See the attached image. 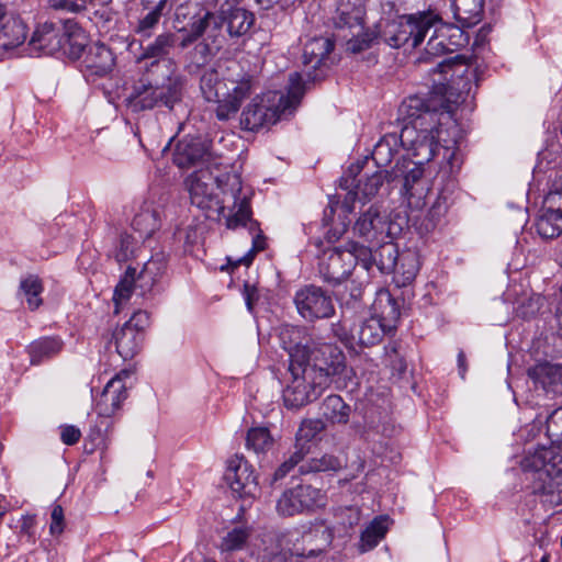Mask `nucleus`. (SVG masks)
Wrapping results in <instances>:
<instances>
[{"label": "nucleus", "mask_w": 562, "mask_h": 562, "mask_svg": "<svg viewBox=\"0 0 562 562\" xmlns=\"http://www.w3.org/2000/svg\"><path fill=\"white\" fill-rule=\"evenodd\" d=\"M191 203L210 218L223 216L227 228L246 225L250 220L251 191L235 172L200 168L186 180Z\"/></svg>", "instance_id": "obj_3"}, {"label": "nucleus", "mask_w": 562, "mask_h": 562, "mask_svg": "<svg viewBox=\"0 0 562 562\" xmlns=\"http://www.w3.org/2000/svg\"><path fill=\"white\" fill-rule=\"evenodd\" d=\"M224 479L232 492L241 498H254L259 494L257 476L243 456H234L227 460Z\"/></svg>", "instance_id": "obj_16"}, {"label": "nucleus", "mask_w": 562, "mask_h": 562, "mask_svg": "<svg viewBox=\"0 0 562 562\" xmlns=\"http://www.w3.org/2000/svg\"><path fill=\"white\" fill-rule=\"evenodd\" d=\"M341 467L339 460L330 454H324L321 458H313L311 460V471H335Z\"/></svg>", "instance_id": "obj_49"}, {"label": "nucleus", "mask_w": 562, "mask_h": 562, "mask_svg": "<svg viewBox=\"0 0 562 562\" xmlns=\"http://www.w3.org/2000/svg\"><path fill=\"white\" fill-rule=\"evenodd\" d=\"M262 562H288V558L284 553L274 554Z\"/></svg>", "instance_id": "obj_63"}, {"label": "nucleus", "mask_w": 562, "mask_h": 562, "mask_svg": "<svg viewBox=\"0 0 562 562\" xmlns=\"http://www.w3.org/2000/svg\"><path fill=\"white\" fill-rule=\"evenodd\" d=\"M389 526L390 522L386 516L374 518L361 533L359 543L360 552H367L375 548L384 538Z\"/></svg>", "instance_id": "obj_32"}, {"label": "nucleus", "mask_w": 562, "mask_h": 562, "mask_svg": "<svg viewBox=\"0 0 562 562\" xmlns=\"http://www.w3.org/2000/svg\"><path fill=\"white\" fill-rule=\"evenodd\" d=\"M542 205L555 215L562 216V188L550 190L544 196Z\"/></svg>", "instance_id": "obj_51"}, {"label": "nucleus", "mask_w": 562, "mask_h": 562, "mask_svg": "<svg viewBox=\"0 0 562 562\" xmlns=\"http://www.w3.org/2000/svg\"><path fill=\"white\" fill-rule=\"evenodd\" d=\"M351 375L341 350L324 344L313 351L312 361L289 363L283 402L289 408L302 407L315 401L331 382H346Z\"/></svg>", "instance_id": "obj_4"}, {"label": "nucleus", "mask_w": 562, "mask_h": 562, "mask_svg": "<svg viewBox=\"0 0 562 562\" xmlns=\"http://www.w3.org/2000/svg\"><path fill=\"white\" fill-rule=\"evenodd\" d=\"M86 0H59L56 8L68 12H80L86 8Z\"/></svg>", "instance_id": "obj_57"}, {"label": "nucleus", "mask_w": 562, "mask_h": 562, "mask_svg": "<svg viewBox=\"0 0 562 562\" xmlns=\"http://www.w3.org/2000/svg\"><path fill=\"white\" fill-rule=\"evenodd\" d=\"M143 5L148 9H155V10H164L167 0H142Z\"/></svg>", "instance_id": "obj_61"}, {"label": "nucleus", "mask_w": 562, "mask_h": 562, "mask_svg": "<svg viewBox=\"0 0 562 562\" xmlns=\"http://www.w3.org/2000/svg\"><path fill=\"white\" fill-rule=\"evenodd\" d=\"M291 537L295 539L292 555L316 557L322 553L333 540V531L323 520L302 524Z\"/></svg>", "instance_id": "obj_14"}, {"label": "nucleus", "mask_w": 562, "mask_h": 562, "mask_svg": "<svg viewBox=\"0 0 562 562\" xmlns=\"http://www.w3.org/2000/svg\"><path fill=\"white\" fill-rule=\"evenodd\" d=\"M294 303L299 314L307 321L328 318L335 312L331 297L314 285L297 291Z\"/></svg>", "instance_id": "obj_18"}, {"label": "nucleus", "mask_w": 562, "mask_h": 562, "mask_svg": "<svg viewBox=\"0 0 562 562\" xmlns=\"http://www.w3.org/2000/svg\"><path fill=\"white\" fill-rule=\"evenodd\" d=\"M178 35L176 34H162L159 35L155 42L148 46L146 50L147 57H164L166 55H169L171 50L175 48L176 44H179V47L183 49L184 47L181 46V40L183 37V33L179 32L176 29Z\"/></svg>", "instance_id": "obj_42"}, {"label": "nucleus", "mask_w": 562, "mask_h": 562, "mask_svg": "<svg viewBox=\"0 0 562 562\" xmlns=\"http://www.w3.org/2000/svg\"><path fill=\"white\" fill-rule=\"evenodd\" d=\"M42 292L43 284L37 276L29 274L21 279L19 294L25 297L30 310H36L42 305Z\"/></svg>", "instance_id": "obj_37"}, {"label": "nucleus", "mask_w": 562, "mask_h": 562, "mask_svg": "<svg viewBox=\"0 0 562 562\" xmlns=\"http://www.w3.org/2000/svg\"><path fill=\"white\" fill-rule=\"evenodd\" d=\"M464 362H465L464 353L462 351H460L458 353V366H459V372H460L461 378H463L464 373H465Z\"/></svg>", "instance_id": "obj_62"}, {"label": "nucleus", "mask_w": 562, "mask_h": 562, "mask_svg": "<svg viewBox=\"0 0 562 562\" xmlns=\"http://www.w3.org/2000/svg\"><path fill=\"white\" fill-rule=\"evenodd\" d=\"M200 88L205 100L216 102V117L221 121L235 116L243 101L252 92V76L238 65L220 75L215 70L205 71Z\"/></svg>", "instance_id": "obj_8"}, {"label": "nucleus", "mask_w": 562, "mask_h": 562, "mask_svg": "<svg viewBox=\"0 0 562 562\" xmlns=\"http://www.w3.org/2000/svg\"><path fill=\"white\" fill-rule=\"evenodd\" d=\"M248 311H252L254 303L257 300V289L255 285L245 284L243 292Z\"/></svg>", "instance_id": "obj_58"}, {"label": "nucleus", "mask_w": 562, "mask_h": 562, "mask_svg": "<svg viewBox=\"0 0 562 562\" xmlns=\"http://www.w3.org/2000/svg\"><path fill=\"white\" fill-rule=\"evenodd\" d=\"M484 0H453L454 18L465 27H471L481 21Z\"/></svg>", "instance_id": "obj_30"}, {"label": "nucleus", "mask_w": 562, "mask_h": 562, "mask_svg": "<svg viewBox=\"0 0 562 562\" xmlns=\"http://www.w3.org/2000/svg\"><path fill=\"white\" fill-rule=\"evenodd\" d=\"M88 46L86 32L76 22H65L61 53L72 59H77L81 58Z\"/></svg>", "instance_id": "obj_28"}, {"label": "nucleus", "mask_w": 562, "mask_h": 562, "mask_svg": "<svg viewBox=\"0 0 562 562\" xmlns=\"http://www.w3.org/2000/svg\"><path fill=\"white\" fill-rule=\"evenodd\" d=\"M395 238H387L385 243H376L372 247H376L372 255L375 258L373 266H376L381 272H391L396 267V260L401 252L393 243Z\"/></svg>", "instance_id": "obj_35"}, {"label": "nucleus", "mask_w": 562, "mask_h": 562, "mask_svg": "<svg viewBox=\"0 0 562 562\" xmlns=\"http://www.w3.org/2000/svg\"><path fill=\"white\" fill-rule=\"evenodd\" d=\"M333 49L334 44L329 38L314 37L304 44L303 64L316 69Z\"/></svg>", "instance_id": "obj_31"}, {"label": "nucleus", "mask_w": 562, "mask_h": 562, "mask_svg": "<svg viewBox=\"0 0 562 562\" xmlns=\"http://www.w3.org/2000/svg\"><path fill=\"white\" fill-rule=\"evenodd\" d=\"M380 36L392 48L411 52L419 46L431 32L419 61L454 53L468 44V35L459 26L447 24L432 10L398 15L393 20L381 21Z\"/></svg>", "instance_id": "obj_2"}, {"label": "nucleus", "mask_w": 562, "mask_h": 562, "mask_svg": "<svg viewBox=\"0 0 562 562\" xmlns=\"http://www.w3.org/2000/svg\"><path fill=\"white\" fill-rule=\"evenodd\" d=\"M304 93L302 75L293 72L286 94L268 91L256 95L241 112L240 124L247 131H258L288 119L300 104Z\"/></svg>", "instance_id": "obj_6"}, {"label": "nucleus", "mask_w": 562, "mask_h": 562, "mask_svg": "<svg viewBox=\"0 0 562 562\" xmlns=\"http://www.w3.org/2000/svg\"><path fill=\"white\" fill-rule=\"evenodd\" d=\"M411 121L405 124L400 135L389 133L374 146L372 159L378 166L389 165L402 145L420 161H430L441 156L451 170L459 167V136L460 131L452 124L442 131L438 114L432 111L413 112L408 114Z\"/></svg>", "instance_id": "obj_1"}, {"label": "nucleus", "mask_w": 562, "mask_h": 562, "mask_svg": "<svg viewBox=\"0 0 562 562\" xmlns=\"http://www.w3.org/2000/svg\"><path fill=\"white\" fill-rule=\"evenodd\" d=\"M361 166L359 164L351 165L345 176L340 180V187L348 191L347 201L355 199L370 200L375 196L386 179L385 171L379 170L371 176L363 177L356 183V176L359 173ZM346 211L350 212L351 209L346 202Z\"/></svg>", "instance_id": "obj_17"}, {"label": "nucleus", "mask_w": 562, "mask_h": 562, "mask_svg": "<svg viewBox=\"0 0 562 562\" xmlns=\"http://www.w3.org/2000/svg\"><path fill=\"white\" fill-rule=\"evenodd\" d=\"M157 88L161 92L160 104L172 108L181 97L182 81L179 77H169L164 85L157 86Z\"/></svg>", "instance_id": "obj_45"}, {"label": "nucleus", "mask_w": 562, "mask_h": 562, "mask_svg": "<svg viewBox=\"0 0 562 562\" xmlns=\"http://www.w3.org/2000/svg\"><path fill=\"white\" fill-rule=\"evenodd\" d=\"M505 301L513 304L517 316L529 318L536 315L543 304L544 299L535 294L522 285H510L504 294Z\"/></svg>", "instance_id": "obj_24"}, {"label": "nucleus", "mask_w": 562, "mask_h": 562, "mask_svg": "<svg viewBox=\"0 0 562 562\" xmlns=\"http://www.w3.org/2000/svg\"><path fill=\"white\" fill-rule=\"evenodd\" d=\"M347 516V524L349 527L357 525L360 521V510L357 507H348L342 512Z\"/></svg>", "instance_id": "obj_59"}, {"label": "nucleus", "mask_w": 562, "mask_h": 562, "mask_svg": "<svg viewBox=\"0 0 562 562\" xmlns=\"http://www.w3.org/2000/svg\"><path fill=\"white\" fill-rule=\"evenodd\" d=\"M278 336L282 348L289 355L290 363H294V360H297V362L312 361L313 351L323 346L321 345L311 348L308 346V338L306 337L305 329L289 324H284L279 327Z\"/></svg>", "instance_id": "obj_20"}, {"label": "nucleus", "mask_w": 562, "mask_h": 562, "mask_svg": "<svg viewBox=\"0 0 562 562\" xmlns=\"http://www.w3.org/2000/svg\"><path fill=\"white\" fill-rule=\"evenodd\" d=\"M404 224L405 221L400 214L371 205L355 222L353 233L372 246L385 243L387 238H397Z\"/></svg>", "instance_id": "obj_11"}, {"label": "nucleus", "mask_w": 562, "mask_h": 562, "mask_svg": "<svg viewBox=\"0 0 562 562\" xmlns=\"http://www.w3.org/2000/svg\"><path fill=\"white\" fill-rule=\"evenodd\" d=\"M49 531L54 536L64 531V510L60 505H55L52 509Z\"/></svg>", "instance_id": "obj_53"}, {"label": "nucleus", "mask_w": 562, "mask_h": 562, "mask_svg": "<svg viewBox=\"0 0 562 562\" xmlns=\"http://www.w3.org/2000/svg\"><path fill=\"white\" fill-rule=\"evenodd\" d=\"M426 161H418L414 164L413 168L408 170V172L404 177L403 189L405 194L411 199L414 196H418L422 199L427 192V187L422 181L423 178V168L422 165Z\"/></svg>", "instance_id": "obj_41"}, {"label": "nucleus", "mask_w": 562, "mask_h": 562, "mask_svg": "<svg viewBox=\"0 0 562 562\" xmlns=\"http://www.w3.org/2000/svg\"><path fill=\"white\" fill-rule=\"evenodd\" d=\"M327 496L312 485H296L285 490L277 501V513L284 517L307 514L325 507Z\"/></svg>", "instance_id": "obj_12"}, {"label": "nucleus", "mask_w": 562, "mask_h": 562, "mask_svg": "<svg viewBox=\"0 0 562 562\" xmlns=\"http://www.w3.org/2000/svg\"><path fill=\"white\" fill-rule=\"evenodd\" d=\"M254 22V14L244 8L234 7L217 14L196 2H187L177 8L173 27L184 34L181 40L182 47H188L201 38L202 53L212 55L224 44V23L231 37H240L248 33Z\"/></svg>", "instance_id": "obj_5"}, {"label": "nucleus", "mask_w": 562, "mask_h": 562, "mask_svg": "<svg viewBox=\"0 0 562 562\" xmlns=\"http://www.w3.org/2000/svg\"><path fill=\"white\" fill-rule=\"evenodd\" d=\"M547 430L552 436H562V407L557 408L547 418Z\"/></svg>", "instance_id": "obj_55"}, {"label": "nucleus", "mask_w": 562, "mask_h": 562, "mask_svg": "<svg viewBox=\"0 0 562 562\" xmlns=\"http://www.w3.org/2000/svg\"><path fill=\"white\" fill-rule=\"evenodd\" d=\"M420 268V257L416 249H405L396 260V267L391 270L394 280L400 286H405L414 281Z\"/></svg>", "instance_id": "obj_27"}, {"label": "nucleus", "mask_w": 562, "mask_h": 562, "mask_svg": "<svg viewBox=\"0 0 562 562\" xmlns=\"http://www.w3.org/2000/svg\"><path fill=\"white\" fill-rule=\"evenodd\" d=\"M447 210L448 206L446 200L441 196H438L428 211V218L431 227L436 226L440 218L447 213Z\"/></svg>", "instance_id": "obj_52"}, {"label": "nucleus", "mask_w": 562, "mask_h": 562, "mask_svg": "<svg viewBox=\"0 0 562 562\" xmlns=\"http://www.w3.org/2000/svg\"><path fill=\"white\" fill-rule=\"evenodd\" d=\"M533 226L542 239L555 238L562 233V216L555 215L542 205Z\"/></svg>", "instance_id": "obj_34"}, {"label": "nucleus", "mask_w": 562, "mask_h": 562, "mask_svg": "<svg viewBox=\"0 0 562 562\" xmlns=\"http://www.w3.org/2000/svg\"><path fill=\"white\" fill-rule=\"evenodd\" d=\"M535 385H540L547 393L562 392V366L541 362L528 370Z\"/></svg>", "instance_id": "obj_26"}, {"label": "nucleus", "mask_w": 562, "mask_h": 562, "mask_svg": "<svg viewBox=\"0 0 562 562\" xmlns=\"http://www.w3.org/2000/svg\"><path fill=\"white\" fill-rule=\"evenodd\" d=\"M81 58L82 71L87 77L106 76L115 64L112 50L101 43L90 44Z\"/></svg>", "instance_id": "obj_22"}, {"label": "nucleus", "mask_w": 562, "mask_h": 562, "mask_svg": "<svg viewBox=\"0 0 562 562\" xmlns=\"http://www.w3.org/2000/svg\"><path fill=\"white\" fill-rule=\"evenodd\" d=\"M304 447L302 446L290 457L289 460L283 462L273 474V482L284 477L304 457Z\"/></svg>", "instance_id": "obj_50"}, {"label": "nucleus", "mask_w": 562, "mask_h": 562, "mask_svg": "<svg viewBox=\"0 0 562 562\" xmlns=\"http://www.w3.org/2000/svg\"><path fill=\"white\" fill-rule=\"evenodd\" d=\"M166 270L167 257L164 251L153 254L143 263L140 270L135 267H127L114 290L115 313H119L121 306L131 299L134 290L138 291L140 296L151 293L166 273Z\"/></svg>", "instance_id": "obj_10"}, {"label": "nucleus", "mask_w": 562, "mask_h": 562, "mask_svg": "<svg viewBox=\"0 0 562 562\" xmlns=\"http://www.w3.org/2000/svg\"><path fill=\"white\" fill-rule=\"evenodd\" d=\"M134 234L145 240L159 228V220L155 211L143 210L137 213L132 221Z\"/></svg>", "instance_id": "obj_39"}, {"label": "nucleus", "mask_w": 562, "mask_h": 562, "mask_svg": "<svg viewBox=\"0 0 562 562\" xmlns=\"http://www.w3.org/2000/svg\"><path fill=\"white\" fill-rule=\"evenodd\" d=\"M265 247H266V239H265V237L261 236V235L255 236L252 238V247H251V249L245 256L239 258L237 260V262L238 263H243L245 266H249L252 262L255 255L258 251L263 250Z\"/></svg>", "instance_id": "obj_54"}, {"label": "nucleus", "mask_w": 562, "mask_h": 562, "mask_svg": "<svg viewBox=\"0 0 562 562\" xmlns=\"http://www.w3.org/2000/svg\"><path fill=\"white\" fill-rule=\"evenodd\" d=\"M61 341L57 338H42L33 341L29 347L31 362L37 364L61 350Z\"/></svg>", "instance_id": "obj_40"}, {"label": "nucleus", "mask_w": 562, "mask_h": 562, "mask_svg": "<svg viewBox=\"0 0 562 562\" xmlns=\"http://www.w3.org/2000/svg\"><path fill=\"white\" fill-rule=\"evenodd\" d=\"M161 92L157 86H142L135 88L130 97V104L134 110L151 109L160 104Z\"/></svg>", "instance_id": "obj_38"}, {"label": "nucleus", "mask_w": 562, "mask_h": 562, "mask_svg": "<svg viewBox=\"0 0 562 562\" xmlns=\"http://www.w3.org/2000/svg\"><path fill=\"white\" fill-rule=\"evenodd\" d=\"M322 415L331 423L346 424L351 408L339 395H328L321 407Z\"/></svg>", "instance_id": "obj_36"}, {"label": "nucleus", "mask_w": 562, "mask_h": 562, "mask_svg": "<svg viewBox=\"0 0 562 562\" xmlns=\"http://www.w3.org/2000/svg\"><path fill=\"white\" fill-rule=\"evenodd\" d=\"M249 538V529L246 527H235L229 530L222 539V551L240 550Z\"/></svg>", "instance_id": "obj_46"}, {"label": "nucleus", "mask_w": 562, "mask_h": 562, "mask_svg": "<svg viewBox=\"0 0 562 562\" xmlns=\"http://www.w3.org/2000/svg\"><path fill=\"white\" fill-rule=\"evenodd\" d=\"M459 59L460 56L456 55L452 58L439 61L432 74L438 76V78L432 79V92L441 97V106L447 110H450L451 103H457V99H453V77L459 72V68L463 66Z\"/></svg>", "instance_id": "obj_21"}, {"label": "nucleus", "mask_w": 562, "mask_h": 562, "mask_svg": "<svg viewBox=\"0 0 562 562\" xmlns=\"http://www.w3.org/2000/svg\"><path fill=\"white\" fill-rule=\"evenodd\" d=\"M81 431L72 425H65L60 427V439L65 445L72 446L79 441Z\"/></svg>", "instance_id": "obj_56"}, {"label": "nucleus", "mask_w": 562, "mask_h": 562, "mask_svg": "<svg viewBox=\"0 0 562 562\" xmlns=\"http://www.w3.org/2000/svg\"><path fill=\"white\" fill-rule=\"evenodd\" d=\"M26 40V26L23 21L8 13L5 8L0 3V58L4 53L11 50Z\"/></svg>", "instance_id": "obj_23"}, {"label": "nucleus", "mask_w": 562, "mask_h": 562, "mask_svg": "<svg viewBox=\"0 0 562 562\" xmlns=\"http://www.w3.org/2000/svg\"><path fill=\"white\" fill-rule=\"evenodd\" d=\"M143 243L144 240L135 234L121 235L119 248L115 254L117 261H127L137 258L140 251V244Z\"/></svg>", "instance_id": "obj_44"}, {"label": "nucleus", "mask_w": 562, "mask_h": 562, "mask_svg": "<svg viewBox=\"0 0 562 562\" xmlns=\"http://www.w3.org/2000/svg\"><path fill=\"white\" fill-rule=\"evenodd\" d=\"M113 340L119 356L123 360H128L138 353L144 337L123 325L114 330Z\"/></svg>", "instance_id": "obj_29"}, {"label": "nucleus", "mask_w": 562, "mask_h": 562, "mask_svg": "<svg viewBox=\"0 0 562 562\" xmlns=\"http://www.w3.org/2000/svg\"><path fill=\"white\" fill-rule=\"evenodd\" d=\"M375 258L372 248L350 240L344 247H329L319 257V273L323 279L333 284L347 280L357 263L368 273Z\"/></svg>", "instance_id": "obj_9"}, {"label": "nucleus", "mask_w": 562, "mask_h": 562, "mask_svg": "<svg viewBox=\"0 0 562 562\" xmlns=\"http://www.w3.org/2000/svg\"><path fill=\"white\" fill-rule=\"evenodd\" d=\"M369 42L370 41L368 38L359 40L357 37V38H352V40L348 41L347 46H348L349 50L357 53V52H361V50L366 49L367 47H369Z\"/></svg>", "instance_id": "obj_60"}, {"label": "nucleus", "mask_w": 562, "mask_h": 562, "mask_svg": "<svg viewBox=\"0 0 562 562\" xmlns=\"http://www.w3.org/2000/svg\"><path fill=\"white\" fill-rule=\"evenodd\" d=\"M150 325V316L145 311L135 312L131 318L124 324V326L130 327L133 331L140 334L142 337L145 336L146 329Z\"/></svg>", "instance_id": "obj_48"}, {"label": "nucleus", "mask_w": 562, "mask_h": 562, "mask_svg": "<svg viewBox=\"0 0 562 562\" xmlns=\"http://www.w3.org/2000/svg\"><path fill=\"white\" fill-rule=\"evenodd\" d=\"M31 44L47 55L61 52L64 45V25L56 26L53 23L40 24L34 31Z\"/></svg>", "instance_id": "obj_25"}, {"label": "nucleus", "mask_w": 562, "mask_h": 562, "mask_svg": "<svg viewBox=\"0 0 562 562\" xmlns=\"http://www.w3.org/2000/svg\"><path fill=\"white\" fill-rule=\"evenodd\" d=\"M389 301V317L380 319L372 316L363 321L357 328L352 330V338H357L362 346H373L378 344L385 333H390L400 317V312L391 297Z\"/></svg>", "instance_id": "obj_19"}, {"label": "nucleus", "mask_w": 562, "mask_h": 562, "mask_svg": "<svg viewBox=\"0 0 562 562\" xmlns=\"http://www.w3.org/2000/svg\"><path fill=\"white\" fill-rule=\"evenodd\" d=\"M161 13V10H148V13L139 20L135 29L136 34L142 37H149L159 22Z\"/></svg>", "instance_id": "obj_47"}, {"label": "nucleus", "mask_w": 562, "mask_h": 562, "mask_svg": "<svg viewBox=\"0 0 562 562\" xmlns=\"http://www.w3.org/2000/svg\"><path fill=\"white\" fill-rule=\"evenodd\" d=\"M173 162L179 168L200 167L215 170L223 165L222 158L211 150L209 140L201 136L181 138L175 147Z\"/></svg>", "instance_id": "obj_13"}, {"label": "nucleus", "mask_w": 562, "mask_h": 562, "mask_svg": "<svg viewBox=\"0 0 562 562\" xmlns=\"http://www.w3.org/2000/svg\"><path fill=\"white\" fill-rule=\"evenodd\" d=\"M420 103V100L418 98H411L407 102H405L403 105L409 109L415 108L417 110L418 105Z\"/></svg>", "instance_id": "obj_64"}, {"label": "nucleus", "mask_w": 562, "mask_h": 562, "mask_svg": "<svg viewBox=\"0 0 562 562\" xmlns=\"http://www.w3.org/2000/svg\"><path fill=\"white\" fill-rule=\"evenodd\" d=\"M531 493L539 495L544 506L562 504V456L553 447L528 451L520 462Z\"/></svg>", "instance_id": "obj_7"}, {"label": "nucleus", "mask_w": 562, "mask_h": 562, "mask_svg": "<svg viewBox=\"0 0 562 562\" xmlns=\"http://www.w3.org/2000/svg\"><path fill=\"white\" fill-rule=\"evenodd\" d=\"M131 376L132 372L123 369L106 382L94 404V409L99 417L111 418L121 411L123 403L128 396L127 383Z\"/></svg>", "instance_id": "obj_15"}, {"label": "nucleus", "mask_w": 562, "mask_h": 562, "mask_svg": "<svg viewBox=\"0 0 562 562\" xmlns=\"http://www.w3.org/2000/svg\"><path fill=\"white\" fill-rule=\"evenodd\" d=\"M276 445V438L269 428L263 426L251 427L247 431L246 447L258 457L269 453Z\"/></svg>", "instance_id": "obj_33"}, {"label": "nucleus", "mask_w": 562, "mask_h": 562, "mask_svg": "<svg viewBox=\"0 0 562 562\" xmlns=\"http://www.w3.org/2000/svg\"><path fill=\"white\" fill-rule=\"evenodd\" d=\"M324 428V424L319 419H307L304 420L296 434V445L295 448L300 450V448L304 447V454L310 451V442L318 435Z\"/></svg>", "instance_id": "obj_43"}]
</instances>
